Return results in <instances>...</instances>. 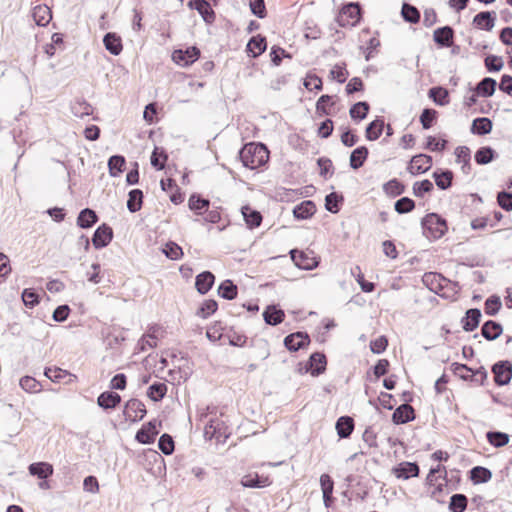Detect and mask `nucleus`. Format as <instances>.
<instances>
[{"label": "nucleus", "mask_w": 512, "mask_h": 512, "mask_svg": "<svg viewBox=\"0 0 512 512\" xmlns=\"http://www.w3.org/2000/svg\"><path fill=\"white\" fill-rule=\"evenodd\" d=\"M239 158L244 167L256 169L267 162L269 152L264 144L248 143L239 151Z\"/></svg>", "instance_id": "f257e3e1"}, {"label": "nucleus", "mask_w": 512, "mask_h": 512, "mask_svg": "<svg viewBox=\"0 0 512 512\" xmlns=\"http://www.w3.org/2000/svg\"><path fill=\"white\" fill-rule=\"evenodd\" d=\"M424 234L432 239H440L447 232L446 220L436 213H429L422 219Z\"/></svg>", "instance_id": "f03ea898"}, {"label": "nucleus", "mask_w": 512, "mask_h": 512, "mask_svg": "<svg viewBox=\"0 0 512 512\" xmlns=\"http://www.w3.org/2000/svg\"><path fill=\"white\" fill-rule=\"evenodd\" d=\"M360 20V6L358 3H349L345 5L339 15L337 22L341 27H353Z\"/></svg>", "instance_id": "7ed1b4c3"}, {"label": "nucleus", "mask_w": 512, "mask_h": 512, "mask_svg": "<svg viewBox=\"0 0 512 512\" xmlns=\"http://www.w3.org/2000/svg\"><path fill=\"white\" fill-rule=\"evenodd\" d=\"M492 373L496 385H507L512 379V363L508 360L499 361L492 366Z\"/></svg>", "instance_id": "20e7f679"}, {"label": "nucleus", "mask_w": 512, "mask_h": 512, "mask_svg": "<svg viewBox=\"0 0 512 512\" xmlns=\"http://www.w3.org/2000/svg\"><path fill=\"white\" fill-rule=\"evenodd\" d=\"M204 435L209 438H215L220 441L222 438H227V426L219 418H211L205 425Z\"/></svg>", "instance_id": "39448f33"}, {"label": "nucleus", "mask_w": 512, "mask_h": 512, "mask_svg": "<svg viewBox=\"0 0 512 512\" xmlns=\"http://www.w3.org/2000/svg\"><path fill=\"white\" fill-rule=\"evenodd\" d=\"M310 254L311 253H306L297 249L290 251L291 259L293 260L294 264L303 270H312L318 265L316 258Z\"/></svg>", "instance_id": "423d86ee"}, {"label": "nucleus", "mask_w": 512, "mask_h": 512, "mask_svg": "<svg viewBox=\"0 0 512 512\" xmlns=\"http://www.w3.org/2000/svg\"><path fill=\"white\" fill-rule=\"evenodd\" d=\"M146 408L142 401L138 399H130L124 408V415L127 420L138 421L146 415Z\"/></svg>", "instance_id": "0eeeda50"}, {"label": "nucleus", "mask_w": 512, "mask_h": 512, "mask_svg": "<svg viewBox=\"0 0 512 512\" xmlns=\"http://www.w3.org/2000/svg\"><path fill=\"white\" fill-rule=\"evenodd\" d=\"M200 56V50L197 47H189L186 50H175L172 59L181 66H188L194 63Z\"/></svg>", "instance_id": "6e6552de"}, {"label": "nucleus", "mask_w": 512, "mask_h": 512, "mask_svg": "<svg viewBox=\"0 0 512 512\" xmlns=\"http://www.w3.org/2000/svg\"><path fill=\"white\" fill-rule=\"evenodd\" d=\"M113 238V230L107 224L100 225L94 232L92 243L96 249L107 246Z\"/></svg>", "instance_id": "1a4fd4ad"}, {"label": "nucleus", "mask_w": 512, "mask_h": 512, "mask_svg": "<svg viewBox=\"0 0 512 512\" xmlns=\"http://www.w3.org/2000/svg\"><path fill=\"white\" fill-rule=\"evenodd\" d=\"M432 166V157L426 154H418L412 157L409 172L413 175L428 171Z\"/></svg>", "instance_id": "9d476101"}, {"label": "nucleus", "mask_w": 512, "mask_h": 512, "mask_svg": "<svg viewBox=\"0 0 512 512\" xmlns=\"http://www.w3.org/2000/svg\"><path fill=\"white\" fill-rule=\"evenodd\" d=\"M310 342L309 336L304 332L292 333L285 337L284 345L290 351H298L308 345Z\"/></svg>", "instance_id": "9b49d317"}, {"label": "nucleus", "mask_w": 512, "mask_h": 512, "mask_svg": "<svg viewBox=\"0 0 512 512\" xmlns=\"http://www.w3.org/2000/svg\"><path fill=\"white\" fill-rule=\"evenodd\" d=\"M159 433L156 420L148 422L137 433L136 440L142 444H151L155 441V437Z\"/></svg>", "instance_id": "f8f14e48"}, {"label": "nucleus", "mask_w": 512, "mask_h": 512, "mask_svg": "<svg viewBox=\"0 0 512 512\" xmlns=\"http://www.w3.org/2000/svg\"><path fill=\"white\" fill-rule=\"evenodd\" d=\"M188 5L190 8L197 10L207 24L214 22L215 12L206 0H190Z\"/></svg>", "instance_id": "ddd939ff"}, {"label": "nucleus", "mask_w": 512, "mask_h": 512, "mask_svg": "<svg viewBox=\"0 0 512 512\" xmlns=\"http://www.w3.org/2000/svg\"><path fill=\"white\" fill-rule=\"evenodd\" d=\"M415 419V412L411 405L404 403L395 409L392 421L395 424H405Z\"/></svg>", "instance_id": "4468645a"}, {"label": "nucleus", "mask_w": 512, "mask_h": 512, "mask_svg": "<svg viewBox=\"0 0 512 512\" xmlns=\"http://www.w3.org/2000/svg\"><path fill=\"white\" fill-rule=\"evenodd\" d=\"M397 478L409 479L419 475V466L414 462H402L393 468Z\"/></svg>", "instance_id": "2eb2a0df"}, {"label": "nucleus", "mask_w": 512, "mask_h": 512, "mask_svg": "<svg viewBox=\"0 0 512 512\" xmlns=\"http://www.w3.org/2000/svg\"><path fill=\"white\" fill-rule=\"evenodd\" d=\"M271 484L269 477L259 476L257 473L247 474L242 477L241 485L246 488H264Z\"/></svg>", "instance_id": "dca6fc26"}, {"label": "nucleus", "mask_w": 512, "mask_h": 512, "mask_svg": "<svg viewBox=\"0 0 512 512\" xmlns=\"http://www.w3.org/2000/svg\"><path fill=\"white\" fill-rule=\"evenodd\" d=\"M454 30L450 26L437 28L433 33L434 41L442 47H450L453 44Z\"/></svg>", "instance_id": "f3484780"}, {"label": "nucleus", "mask_w": 512, "mask_h": 512, "mask_svg": "<svg viewBox=\"0 0 512 512\" xmlns=\"http://www.w3.org/2000/svg\"><path fill=\"white\" fill-rule=\"evenodd\" d=\"M28 471L31 475L45 480L53 475L54 469L48 462H36L29 465Z\"/></svg>", "instance_id": "a211bd4d"}, {"label": "nucleus", "mask_w": 512, "mask_h": 512, "mask_svg": "<svg viewBox=\"0 0 512 512\" xmlns=\"http://www.w3.org/2000/svg\"><path fill=\"white\" fill-rule=\"evenodd\" d=\"M103 44L106 50L114 56L119 55L123 49L121 37L114 32L105 34Z\"/></svg>", "instance_id": "6ab92c4d"}, {"label": "nucleus", "mask_w": 512, "mask_h": 512, "mask_svg": "<svg viewBox=\"0 0 512 512\" xmlns=\"http://www.w3.org/2000/svg\"><path fill=\"white\" fill-rule=\"evenodd\" d=\"M473 24L479 29L490 31L495 25V13L483 11L475 15Z\"/></svg>", "instance_id": "aec40b11"}, {"label": "nucleus", "mask_w": 512, "mask_h": 512, "mask_svg": "<svg viewBox=\"0 0 512 512\" xmlns=\"http://www.w3.org/2000/svg\"><path fill=\"white\" fill-rule=\"evenodd\" d=\"M456 162L461 164V170L464 174L471 172V151L467 146H459L455 149Z\"/></svg>", "instance_id": "412c9836"}, {"label": "nucleus", "mask_w": 512, "mask_h": 512, "mask_svg": "<svg viewBox=\"0 0 512 512\" xmlns=\"http://www.w3.org/2000/svg\"><path fill=\"white\" fill-rule=\"evenodd\" d=\"M266 48H267L266 38L261 35H257V36H253L249 40L246 50L250 56H252L253 58H256L259 55H261L266 50Z\"/></svg>", "instance_id": "4be33fe9"}, {"label": "nucleus", "mask_w": 512, "mask_h": 512, "mask_svg": "<svg viewBox=\"0 0 512 512\" xmlns=\"http://www.w3.org/2000/svg\"><path fill=\"white\" fill-rule=\"evenodd\" d=\"M215 276L210 271H204L196 276L195 286L200 294H206L213 286Z\"/></svg>", "instance_id": "5701e85b"}, {"label": "nucleus", "mask_w": 512, "mask_h": 512, "mask_svg": "<svg viewBox=\"0 0 512 512\" xmlns=\"http://www.w3.org/2000/svg\"><path fill=\"white\" fill-rule=\"evenodd\" d=\"M121 402V396L112 391H105L97 398V404L103 409H113Z\"/></svg>", "instance_id": "b1692460"}, {"label": "nucleus", "mask_w": 512, "mask_h": 512, "mask_svg": "<svg viewBox=\"0 0 512 512\" xmlns=\"http://www.w3.org/2000/svg\"><path fill=\"white\" fill-rule=\"evenodd\" d=\"M481 311L477 308L467 310L466 316L462 319V327L466 332L475 330L480 322Z\"/></svg>", "instance_id": "393cba45"}, {"label": "nucleus", "mask_w": 512, "mask_h": 512, "mask_svg": "<svg viewBox=\"0 0 512 512\" xmlns=\"http://www.w3.org/2000/svg\"><path fill=\"white\" fill-rule=\"evenodd\" d=\"M502 331L501 324L493 320L486 321L481 328L482 336L488 341L497 339L502 334Z\"/></svg>", "instance_id": "a878e982"}, {"label": "nucleus", "mask_w": 512, "mask_h": 512, "mask_svg": "<svg viewBox=\"0 0 512 512\" xmlns=\"http://www.w3.org/2000/svg\"><path fill=\"white\" fill-rule=\"evenodd\" d=\"M316 212V206L311 200H305L296 205L293 215L297 219H308Z\"/></svg>", "instance_id": "bb28decb"}, {"label": "nucleus", "mask_w": 512, "mask_h": 512, "mask_svg": "<svg viewBox=\"0 0 512 512\" xmlns=\"http://www.w3.org/2000/svg\"><path fill=\"white\" fill-rule=\"evenodd\" d=\"M32 17L38 26H46L52 19V13L48 6L38 5L34 7Z\"/></svg>", "instance_id": "cd10ccee"}, {"label": "nucleus", "mask_w": 512, "mask_h": 512, "mask_svg": "<svg viewBox=\"0 0 512 512\" xmlns=\"http://www.w3.org/2000/svg\"><path fill=\"white\" fill-rule=\"evenodd\" d=\"M97 221L96 212L90 208L83 209L77 217V225L83 229L92 227Z\"/></svg>", "instance_id": "c85d7f7f"}, {"label": "nucleus", "mask_w": 512, "mask_h": 512, "mask_svg": "<svg viewBox=\"0 0 512 512\" xmlns=\"http://www.w3.org/2000/svg\"><path fill=\"white\" fill-rule=\"evenodd\" d=\"M241 212L249 228L253 229L260 226L262 222V215L259 211L254 210L249 206H243Z\"/></svg>", "instance_id": "c756f323"}, {"label": "nucleus", "mask_w": 512, "mask_h": 512, "mask_svg": "<svg viewBox=\"0 0 512 512\" xmlns=\"http://www.w3.org/2000/svg\"><path fill=\"white\" fill-rule=\"evenodd\" d=\"M368 149L365 146H359L351 152L349 164L352 169H359L363 166L368 157Z\"/></svg>", "instance_id": "7c9ffc66"}, {"label": "nucleus", "mask_w": 512, "mask_h": 512, "mask_svg": "<svg viewBox=\"0 0 512 512\" xmlns=\"http://www.w3.org/2000/svg\"><path fill=\"white\" fill-rule=\"evenodd\" d=\"M263 317L268 325H278L283 322L285 314L281 309H277L275 306H268L263 312Z\"/></svg>", "instance_id": "2f4dec72"}, {"label": "nucleus", "mask_w": 512, "mask_h": 512, "mask_svg": "<svg viewBox=\"0 0 512 512\" xmlns=\"http://www.w3.org/2000/svg\"><path fill=\"white\" fill-rule=\"evenodd\" d=\"M354 429V421L349 416H341L336 422L337 434L340 438H348Z\"/></svg>", "instance_id": "473e14b6"}, {"label": "nucleus", "mask_w": 512, "mask_h": 512, "mask_svg": "<svg viewBox=\"0 0 512 512\" xmlns=\"http://www.w3.org/2000/svg\"><path fill=\"white\" fill-rule=\"evenodd\" d=\"M326 357L323 353L315 352L309 358V365L312 375H319L325 371Z\"/></svg>", "instance_id": "72a5a7b5"}, {"label": "nucleus", "mask_w": 512, "mask_h": 512, "mask_svg": "<svg viewBox=\"0 0 512 512\" xmlns=\"http://www.w3.org/2000/svg\"><path fill=\"white\" fill-rule=\"evenodd\" d=\"M492 478V472L482 466H475L470 470V479L475 484L486 483Z\"/></svg>", "instance_id": "f704fd0d"}, {"label": "nucleus", "mask_w": 512, "mask_h": 512, "mask_svg": "<svg viewBox=\"0 0 512 512\" xmlns=\"http://www.w3.org/2000/svg\"><path fill=\"white\" fill-rule=\"evenodd\" d=\"M384 128V120L377 118L370 122L366 127L365 136L369 141L377 140L382 134Z\"/></svg>", "instance_id": "c9c22d12"}, {"label": "nucleus", "mask_w": 512, "mask_h": 512, "mask_svg": "<svg viewBox=\"0 0 512 512\" xmlns=\"http://www.w3.org/2000/svg\"><path fill=\"white\" fill-rule=\"evenodd\" d=\"M492 130V121L486 117H480L473 120L471 132L478 135H486Z\"/></svg>", "instance_id": "e433bc0d"}, {"label": "nucleus", "mask_w": 512, "mask_h": 512, "mask_svg": "<svg viewBox=\"0 0 512 512\" xmlns=\"http://www.w3.org/2000/svg\"><path fill=\"white\" fill-rule=\"evenodd\" d=\"M433 178L439 189L446 190L452 184L453 172L450 170L435 171L433 173Z\"/></svg>", "instance_id": "4c0bfd02"}, {"label": "nucleus", "mask_w": 512, "mask_h": 512, "mask_svg": "<svg viewBox=\"0 0 512 512\" xmlns=\"http://www.w3.org/2000/svg\"><path fill=\"white\" fill-rule=\"evenodd\" d=\"M495 88L496 81L493 78L485 77L477 84L476 92L483 97H490L494 94Z\"/></svg>", "instance_id": "58836bf2"}, {"label": "nucleus", "mask_w": 512, "mask_h": 512, "mask_svg": "<svg viewBox=\"0 0 512 512\" xmlns=\"http://www.w3.org/2000/svg\"><path fill=\"white\" fill-rule=\"evenodd\" d=\"M127 208L130 212L135 213L142 207L143 192L140 189H133L128 194Z\"/></svg>", "instance_id": "ea45409f"}, {"label": "nucleus", "mask_w": 512, "mask_h": 512, "mask_svg": "<svg viewBox=\"0 0 512 512\" xmlns=\"http://www.w3.org/2000/svg\"><path fill=\"white\" fill-rule=\"evenodd\" d=\"M237 291V286L229 279L224 280L218 287V294L227 300L235 299Z\"/></svg>", "instance_id": "a19ab883"}, {"label": "nucleus", "mask_w": 512, "mask_h": 512, "mask_svg": "<svg viewBox=\"0 0 512 512\" xmlns=\"http://www.w3.org/2000/svg\"><path fill=\"white\" fill-rule=\"evenodd\" d=\"M167 393V385L163 382H155L147 390V396L154 402L162 400Z\"/></svg>", "instance_id": "79ce46f5"}, {"label": "nucleus", "mask_w": 512, "mask_h": 512, "mask_svg": "<svg viewBox=\"0 0 512 512\" xmlns=\"http://www.w3.org/2000/svg\"><path fill=\"white\" fill-rule=\"evenodd\" d=\"M429 97L439 106H445L449 103L448 90L443 87H433L429 90Z\"/></svg>", "instance_id": "37998d69"}, {"label": "nucleus", "mask_w": 512, "mask_h": 512, "mask_svg": "<svg viewBox=\"0 0 512 512\" xmlns=\"http://www.w3.org/2000/svg\"><path fill=\"white\" fill-rule=\"evenodd\" d=\"M488 442L494 447H503L509 442V435L500 431H489L486 434Z\"/></svg>", "instance_id": "c03bdc74"}, {"label": "nucleus", "mask_w": 512, "mask_h": 512, "mask_svg": "<svg viewBox=\"0 0 512 512\" xmlns=\"http://www.w3.org/2000/svg\"><path fill=\"white\" fill-rule=\"evenodd\" d=\"M401 14H402L403 19L406 22H409L412 24H416L420 20L419 10L415 6L408 4V3H404L402 5Z\"/></svg>", "instance_id": "a18cd8bd"}, {"label": "nucleus", "mask_w": 512, "mask_h": 512, "mask_svg": "<svg viewBox=\"0 0 512 512\" xmlns=\"http://www.w3.org/2000/svg\"><path fill=\"white\" fill-rule=\"evenodd\" d=\"M344 198L342 195L337 194L336 192H332L325 197V208L327 211L335 214L340 210V204L343 202Z\"/></svg>", "instance_id": "49530a36"}, {"label": "nucleus", "mask_w": 512, "mask_h": 512, "mask_svg": "<svg viewBox=\"0 0 512 512\" xmlns=\"http://www.w3.org/2000/svg\"><path fill=\"white\" fill-rule=\"evenodd\" d=\"M474 158L479 165L488 164L494 159V150L489 146L481 147L476 151Z\"/></svg>", "instance_id": "de8ad7c7"}, {"label": "nucleus", "mask_w": 512, "mask_h": 512, "mask_svg": "<svg viewBox=\"0 0 512 512\" xmlns=\"http://www.w3.org/2000/svg\"><path fill=\"white\" fill-rule=\"evenodd\" d=\"M404 190H405L404 184H402L397 179L389 180L388 182H386L383 185V191L391 197H396V196L401 195L404 192Z\"/></svg>", "instance_id": "09e8293b"}, {"label": "nucleus", "mask_w": 512, "mask_h": 512, "mask_svg": "<svg viewBox=\"0 0 512 512\" xmlns=\"http://www.w3.org/2000/svg\"><path fill=\"white\" fill-rule=\"evenodd\" d=\"M189 208L197 214H202V210H206L209 207V200L200 197L199 195L193 194L190 196L188 201Z\"/></svg>", "instance_id": "8fccbe9b"}, {"label": "nucleus", "mask_w": 512, "mask_h": 512, "mask_svg": "<svg viewBox=\"0 0 512 512\" xmlns=\"http://www.w3.org/2000/svg\"><path fill=\"white\" fill-rule=\"evenodd\" d=\"M467 497L464 494H454L450 498L449 509L452 512H464L467 507Z\"/></svg>", "instance_id": "3c124183"}, {"label": "nucleus", "mask_w": 512, "mask_h": 512, "mask_svg": "<svg viewBox=\"0 0 512 512\" xmlns=\"http://www.w3.org/2000/svg\"><path fill=\"white\" fill-rule=\"evenodd\" d=\"M369 112V104L367 102H357L350 108V116L354 120H363Z\"/></svg>", "instance_id": "603ef678"}, {"label": "nucleus", "mask_w": 512, "mask_h": 512, "mask_svg": "<svg viewBox=\"0 0 512 512\" xmlns=\"http://www.w3.org/2000/svg\"><path fill=\"white\" fill-rule=\"evenodd\" d=\"M125 158L121 155H113L108 160V168L110 175L115 177L123 171Z\"/></svg>", "instance_id": "864d4df0"}, {"label": "nucleus", "mask_w": 512, "mask_h": 512, "mask_svg": "<svg viewBox=\"0 0 512 512\" xmlns=\"http://www.w3.org/2000/svg\"><path fill=\"white\" fill-rule=\"evenodd\" d=\"M21 388L29 393H37L41 391V384L30 376H24L19 382Z\"/></svg>", "instance_id": "5fc2aeb1"}, {"label": "nucleus", "mask_w": 512, "mask_h": 512, "mask_svg": "<svg viewBox=\"0 0 512 512\" xmlns=\"http://www.w3.org/2000/svg\"><path fill=\"white\" fill-rule=\"evenodd\" d=\"M415 208V202L409 197H402L395 202L394 209L399 214L411 212Z\"/></svg>", "instance_id": "6e6d98bb"}, {"label": "nucleus", "mask_w": 512, "mask_h": 512, "mask_svg": "<svg viewBox=\"0 0 512 512\" xmlns=\"http://www.w3.org/2000/svg\"><path fill=\"white\" fill-rule=\"evenodd\" d=\"M167 158V154L163 150L159 151V148L156 147L151 155V165L157 170H162L165 167Z\"/></svg>", "instance_id": "4d7b16f0"}, {"label": "nucleus", "mask_w": 512, "mask_h": 512, "mask_svg": "<svg viewBox=\"0 0 512 512\" xmlns=\"http://www.w3.org/2000/svg\"><path fill=\"white\" fill-rule=\"evenodd\" d=\"M501 300L500 297L496 295H492L485 301V313L490 316H494L498 313L501 308Z\"/></svg>", "instance_id": "13d9d810"}, {"label": "nucleus", "mask_w": 512, "mask_h": 512, "mask_svg": "<svg viewBox=\"0 0 512 512\" xmlns=\"http://www.w3.org/2000/svg\"><path fill=\"white\" fill-rule=\"evenodd\" d=\"M158 447L165 455H171L174 451V441L169 434H162L158 441Z\"/></svg>", "instance_id": "bf43d9fd"}, {"label": "nucleus", "mask_w": 512, "mask_h": 512, "mask_svg": "<svg viewBox=\"0 0 512 512\" xmlns=\"http://www.w3.org/2000/svg\"><path fill=\"white\" fill-rule=\"evenodd\" d=\"M164 254L171 260H178L183 256L182 248L175 242H168L163 249Z\"/></svg>", "instance_id": "052dcab7"}, {"label": "nucleus", "mask_w": 512, "mask_h": 512, "mask_svg": "<svg viewBox=\"0 0 512 512\" xmlns=\"http://www.w3.org/2000/svg\"><path fill=\"white\" fill-rule=\"evenodd\" d=\"M433 190V183L428 180H422L413 184V193L417 197H422L425 193H429Z\"/></svg>", "instance_id": "680f3d73"}, {"label": "nucleus", "mask_w": 512, "mask_h": 512, "mask_svg": "<svg viewBox=\"0 0 512 512\" xmlns=\"http://www.w3.org/2000/svg\"><path fill=\"white\" fill-rule=\"evenodd\" d=\"M437 111L425 108L420 115V123L424 129H429L436 119Z\"/></svg>", "instance_id": "e2e57ef3"}, {"label": "nucleus", "mask_w": 512, "mask_h": 512, "mask_svg": "<svg viewBox=\"0 0 512 512\" xmlns=\"http://www.w3.org/2000/svg\"><path fill=\"white\" fill-rule=\"evenodd\" d=\"M218 304L215 300L209 299L203 302L202 306L197 312L202 318H207L217 310Z\"/></svg>", "instance_id": "0e129e2a"}, {"label": "nucleus", "mask_w": 512, "mask_h": 512, "mask_svg": "<svg viewBox=\"0 0 512 512\" xmlns=\"http://www.w3.org/2000/svg\"><path fill=\"white\" fill-rule=\"evenodd\" d=\"M451 369L453 373L459 376L461 379L465 381H470V372H472V369L469 368L466 364H460L455 362L452 363Z\"/></svg>", "instance_id": "69168bd1"}, {"label": "nucleus", "mask_w": 512, "mask_h": 512, "mask_svg": "<svg viewBox=\"0 0 512 512\" xmlns=\"http://www.w3.org/2000/svg\"><path fill=\"white\" fill-rule=\"evenodd\" d=\"M22 300L26 307L33 308L39 303V296L32 289H24L22 292Z\"/></svg>", "instance_id": "338daca9"}, {"label": "nucleus", "mask_w": 512, "mask_h": 512, "mask_svg": "<svg viewBox=\"0 0 512 512\" xmlns=\"http://www.w3.org/2000/svg\"><path fill=\"white\" fill-rule=\"evenodd\" d=\"M497 202L499 206L506 210L511 211L512 210V193L501 191L497 195Z\"/></svg>", "instance_id": "774afa93"}]
</instances>
